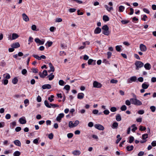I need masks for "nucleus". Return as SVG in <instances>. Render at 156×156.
<instances>
[{"label": "nucleus", "instance_id": "nucleus-1", "mask_svg": "<svg viewBox=\"0 0 156 156\" xmlns=\"http://www.w3.org/2000/svg\"><path fill=\"white\" fill-rule=\"evenodd\" d=\"M130 101L132 104L135 105L139 106L142 105V102L136 98H131L130 99Z\"/></svg>", "mask_w": 156, "mask_h": 156}, {"label": "nucleus", "instance_id": "nucleus-2", "mask_svg": "<svg viewBox=\"0 0 156 156\" xmlns=\"http://www.w3.org/2000/svg\"><path fill=\"white\" fill-rule=\"evenodd\" d=\"M102 29L103 30V33L106 35H108L109 34V32L108 30L109 28L107 25H105L102 27Z\"/></svg>", "mask_w": 156, "mask_h": 156}, {"label": "nucleus", "instance_id": "nucleus-3", "mask_svg": "<svg viewBox=\"0 0 156 156\" xmlns=\"http://www.w3.org/2000/svg\"><path fill=\"white\" fill-rule=\"evenodd\" d=\"M135 65L136 66V70H139L140 68L143 67L144 66V64L142 62L137 61L135 62Z\"/></svg>", "mask_w": 156, "mask_h": 156}, {"label": "nucleus", "instance_id": "nucleus-4", "mask_svg": "<svg viewBox=\"0 0 156 156\" xmlns=\"http://www.w3.org/2000/svg\"><path fill=\"white\" fill-rule=\"evenodd\" d=\"M102 85L101 83L97 81H94L93 83V86L94 88H100L102 87Z\"/></svg>", "mask_w": 156, "mask_h": 156}, {"label": "nucleus", "instance_id": "nucleus-5", "mask_svg": "<svg viewBox=\"0 0 156 156\" xmlns=\"http://www.w3.org/2000/svg\"><path fill=\"white\" fill-rule=\"evenodd\" d=\"M39 75L41 77L44 78L46 76H47V71L46 70H44L42 73L41 72H39Z\"/></svg>", "mask_w": 156, "mask_h": 156}, {"label": "nucleus", "instance_id": "nucleus-6", "mask_svg": "<svg viewBox=\"0 0 156 156\" xmlns=\"http://www.w3.org/2000/svg\"><path fill=\"white\" fill-rule=\"evenodd\" d=\"M94 126L96 129L100 130H103L105 129L104 127L100 124H95Z\"/></svg>", "mask_w": 156, "mask_h": 156}, {"label": "nucleus", "instance_id": "nucleus-7", "mask_svg": "<svg viewBox=\"0 0 156 156\" xmlns=\"http://www.w3.org/2000/svg\"><path fill=\"white\" fill-rule=\"evenodd\" d=\"M136 80V77L135 76H133L130 78V79H129L127 81V82L128 83H131L132 82H135Z\"/></svg>", "mask_w": 156, "mask_h": 156}, {"label": "nucleus", "instance_id": "nucleus-8", "mask_svg": "<svg viewBox=\"0 0 156 156\" xmlns=\"http://www.w3.org/2000/svg\"><path fill=\"white\" fill-rule=\"evenodd\" d=\"M140 49L141 51L145 52L147 50V48L145 45L141 44L140 45Z\"/></svg>", "mask_w": 156, "mask_h": 156}, {"label": "nucleus", "instance_id": "nucleus-9", "mask_svg": "<svg viewBox=\"0 0 156 156\" xmlns=\"http://www.w3.org/2000/svg\"><path fill=\"white\" fill-rule=\"evenodd\" d=\"M64 114L63 113H60L57 116L56 118V120L58 122H60L62 118L64 116Z\"/></svg>", "mask_w": 156, "mask_h": 156}, {"label": "nucleus", "instance_id": "nucleus-10", "mask_svg": "<svg viewBox=\"0 0 156 156\" xmlns=\"http://www.w3.org/2000/svg\"><path fill=\"white\" fill-rule=\"evenodd\" d=\"M72 153L74 156H79L81 152L79 150H75L73 151Z\"/></svg>", "mask_w": 156, "mask_h": 156}, {"label": "nucleus", "instance_id": "nucleus-11", "mask_svg": "<svg viewBox=\"0 0 156 156\" xmlns=\"http://www.w3.org/2000/svg\"><path fill=\"white\" fill-rule=\"evenodd\" d=\"M19 121L20 123L23 124L26 123V120L24 117H22L19 119Z\"/></svg>", "mask_w": 156, "mask_h": 156}, {"label": "nucleus", "instance_id": "nucleus-12", "mask_svg": "<svg viewBox=\"0 0 156 156\" xmlns=\"http://www.w3.org/2000/svg\"><path fill=\"white\" fill-rule=\"evenodd\" d=\"M19 35L16 33H13L12 34V38L10 37H8L9 40H13L16 39L19 37Z\"/></svg>", "mask_w": 156, "mask_h": 156}, {"label": "nucleus", "instance_id": "nucleus-13", "mask_svg": "<svg viewBox=\"0 0 156 156\" xmlns=\"http://www.w3.org/2000/svg\"><path fill=\"white\" fill-rule=\"evenodd\" d=\"M149 86V84L148 82H144L142 85V87L144 89H147Z\"/></svg>", "mask_w": 156, "mask_h": 156}, {"label": "nucleus", "instance_id": "nucleus-14", "mask_svg": "<svg viewBox=\"0 0 156 156\" xmlns=\"http://www.w3.org/2000/svg\"><path fill=\"white\" fill-rule=\"evenodd\" d=\"M37 43L39 44H43L44 43V41H41L38 38H36L34 40Z\"/></svg>", "mask_w": 156, "mask_h": 156}, {"label": "nucleus", "instance_id": "nucleus-15", "mask_svg": "<svg viewBox=\"0 0 156 156\" xmlns=\"http://www.w3.org/2000/svg\"><path fill=\"white\" fill-rule=\"evenodd\" d=\"M12 48H17L20 47V44L18 42H16L13 43L11 45Z\"/></svg>", "mask_w": 156, "mask_h": 156}, {"label": "nucleus", "instance_id": "nucleus-16", "mask_svg": "<svg viewBox=\"0 0 156 156\" xmlns=\"http://www.w3.org/2000/svg\"><path fill=\"white\" fill-rule=\"evenodd\" d=\"M144 67L146 69L149 70L151 68V66L149 63H147L144 65Z\"/></svg>", "mask_w": 156, "mask_h": 156}, {"label": "nucleus", "instance_id": "nucleus-17", "mask_svg": "<svg viewBox=\"0 0 156 156\" xmlns=\"http://www.w3.org/2000/svg\"><path fill=\"white\" fill-rule=\"evenodd\" d=\"M42 87L43 89H50L51 88V87L50 84H46L43 85Z\"/></svg>", "mask_w": 156, "mask_h": 156}, {"label": "nucleus", "instance_id": "nucleus-18", "mask_svg": "<svg viewBox=\"0 0 156 156\" xmlns=\"http://www.w3.org/2000/svg\"><path fill=\"white\" fill-rule=\"evenodd\" d=\"M14 144L16 146L20 147L21 145L20 142L18 140H16L13 141Z\"/></svg>", "mask_w": 156, "mask_h": 156}, {"label": "nucleus", "instance_id": "nucleus-19", "mask_svg": "<svg viewBox=\"0 0 156 156\" xmlns=\"http://www.w3.org/2000/svg\"><path fill=\"white\" fill-rule=\"evenodd\" d=\"M22 16L23 20L27 22L29 20V19L28 16L25 13H23L22 14Z\"/></svg>", "mask_w": 156, "mask_h": 156}, {"label": "nucleus", "instance_id": "nucleus-20", "mask_svg": "<svg viewBox=\"0 0 156 156\" xmlns=\"http://www.w3.org/2000/svg\"><path fill=\"white\" fill-rule=\"evenodd\" d=\"M101 29L99 27H97L95 29L94 31V33L95 34H99L101 32Z\"/></svg>", "mask_w": 156, "mask_h": 156}, {"label": "nucleus", "instance_id": "nucleus-21", "mask_svg": "<svg viewBox=\"0 0 156 156\" xmlns=\"http://www.w3.org/2000/svg\"><path fill=\"white\" fill-rule=\"evenodd\" d=\"M84 97V94L82 93H79L77 95V98L79 99H82Z\"/></svg>", "mask_w": 156, "mask_h": 156}, {"label": "nucleus", "instance_id": "nucleus-22", "mask_svg": "<svg viewBox=\"0 0 156 156\" xmlns=\"http://www.w3.org/2000/svg\"><path fill=\"white\" fill-rule=\"evenodd\" d=\"M93 63L94 65L96 63V60H93L91 59H90L88 61V63L89 65H91L92 63Z\"/></svg>", "mask_w": 156, "mask_h": 156}, {"label": "nucleus", "instance_id": "nucleus-23", "mask_svg": "<svg viewBox=\"0 0 156 156\" xmlns=\"http://www.w3.org/2000/svg\"><path fill=\"white\" fill-rule=\"evenodd\" d=\"M105 8H106L107 10L108 11L110 12L111 10L113 9V8L112 7H108L107 5H105L104 6Z\"/></svg>", "mask_w": 156, "mask_h": 156}, {"label": "nucleus", "instance_id": "nucleus-24", "mask_svg": "<svg viewBox=\"0 0 156 156\" xmlns=\"http://www.w3.org/2000/svg\"><path fill=\"white\" fill-rule=\"evenodd\" d=\"M47 77L48 78V80H51L54 79V75H53L52 73H51L47 76Z\"/></svg>", "mask_w": 156, "mask_h": 156}, {"label": "nucleus", "instance_id": "nucleus-25", "mask_svg": "<svg viewBox=\"0 0 156 156\" xmlns=\"http://www.w3.org/2000/svg\"><path fill=\"white\" fill-rule=\"evenodd\" d=\"M116 119L118 121H120L121 120V117L119 114H117L115 116Z\"/></svg>", "mask_w": 156, "mask_h": 156}, {"label": "nucleus", "instance_id": "nucleus-26", "mask_svg": "<svg viewBox=\"0 0 156 156\" xmlns=\"http://www.w3.org/2000/svg\"><path fill=\"white\" fill-rule=\"evenodd\" d=\"M48 65L49 67L50 68L51 71L52 72H54L55 71V69L54 67L53 66L52 64L50 62L48 64Z\"/></svg>", "mask_w": 156, "mask_h": 156}, {"label": "nucleus", "instance_id": "nucleus-27", "mask_svg": "<svg viewBox=\"0 0 156 156\" xmlns=\"http://www.w3.org/2000/svg\"><path fill=\"white\" fill-rule=\"evenodd\" d=\"M126 149L128 151H132L133 148V145H131V146H127L126 147Z\"/></svg>", "mask_w": 156, "mask_h": 156}, {"label": "nucleus", "instance_id": "nucleus-28", "mask_svg": "<svg viewBox=\"0 0 156 156\" xmlns=\"http://www.w3.org/2000/svg\"><path fill=\"white\" fill-rule=\"evenodd\" d=\"M118 124L116 122H114L113 123L112 128L113 129L117 128L118 127Z\"/></svg>", "mask_w": 156, "mask_h": 156}, {"label": "nucleus", "instance_id": "nucleus-29", "mask_svg": "<svg viewBox=\"0 0 156 156\" xmlns=\"http://www.w3.org/2000/svg\"><path fill=\"white\" fill-rule=\"evenodd\" d=\"M44 103L45 105L48 108H51V106L50 105V104H49L48 101H47V100H45L44 101Z\"/></svg>", "mask_w": 156, "mask_h": 156}, {"label": "nucleus", "instance_id": "nucleus-30", "mask_svg": "<svg viewBox=\"0 0 156 156\" xmlns=\"http://www.w3.org/2000/svg\"><path fill=\"white\" fill-rule=\"evenodd\" d=\"M103 20L105 21H108L109 20L108 17L106 15H104L103 17Z\"/></svg>", "mask_w": 156, "mask_h": 156}, {"label": "nucleus", "instance_id": "nucleus-31", "mask_svg": "<svg viewBox=\"0 0 156 156\" xmlns=\"http://www.w3.org/2000/svg\"><path fill=\"white\" fill-rule=\"evenodd\" d=\"M119 12H123L125 9V7L122 5L120 6L119 7Z\"/></svg>", "mask_w": 156, "mask_h": 156}, {"label": "nucleus", "instance_id": "nucleus-32", "mask_svg": "<svg viewBox=\"0 0 156 156\" xmlns=\"http://www.w3.org/2000/svg\"><path fill=\"white\" fill-rule=\"evenodd\" d=\"M20 154L21 153L20 151H16L14 153L13 155L14 156H19Z\"/></svg>", "mask_w": 156, "mask_h": 156}, {"label": "nucleus", "instance_id": "nucleus-33", "mask_svg": "<svg viewBox=\"0 0 156 156\" xmlns=\"http://www.w3.org/2000/svg\"><path fill=\"white\" fill-rule=\"evenodd\" d=\"M74 125V123H73V122L72 121H70L69 122V127L70 128H73L75 127Z\"/></svg>", "mask_w": 156, "mask_h": 156}, {"label": "nucleus", "instance_id": "nucleus-34", "mask_svg": "<svg viewBox=\"0 0 156 156\" xmlns=\"http://www.w3.org/2000/svg\"><path fill=\"white\" fill-rule=\"evenodd\" d=\"M148 137V135L147 134H144L142 135V138L143 140H146Z\"/></svg>", "mask_w": 156, "mask_h": 156}, {"label": "nucleus", "instance_id": "nucleus-35", "mask_svg": "<svg viewBox=\"0 0 156 156\" xmlns=\"http://www.w3.org/2000/svg\"><path fill=\"white\" fill-rule=\"evenodd\" d=\"M135 126V124H133L131 126V127L133 128L132 129V131L133 132H135L137 129V127H136Z\"/></svg>", "mask_w": 156, "mask_h": 156}, {"label": "nucleus", "instance_id": "nucleus-36", "mask_svg": "<svg viewBox=\"0 0 156 156\" xmlns=\"http://www.w3.org/2000/svg\"><path fill=\"white\" fill-rule=\"evenodd\" d=\"M18 81L17 78L16 77H15L12 80V83L14 84H16L17 83Z\"/></svg>", "mask_w": 156, "mask_h": 156}, {"label": "nucleus", "instance_id": "nucleus-37", "mask_svg": "<svg viewBox=\"0 0 156 156\" xmlns=\"http://www.w3.org/2000/svg\"><path fill=\"white\" fill-rule=\"evenodd\" d=\"M65 83L62 80H60L58 82L60 86H63Z\"/></svg>", "mask_w": 156, "mask_h": 156}, {"label": "nucleus", "instance_id": "nucleus-38", "mask_svg": "<svg viewBox=\"0 0 156 156\" xmlns=\"http://www.w3.org/2000/svg\"><path fill=\"white\" fill-rule=\"evenodd\" d=\"M126 109L127 107L125 105H122L120 108V109L122 111H125L126 110Z\"/></svg>", "mask_w": 156, "mask_h": 156}, {"label": "nucleus", "instance_id": "nucleus-39", "mask_svg": "<svg viewBox=\"0 0 156 156\" xmlns=\"http://www.w3.org/2000/svg\"><path fill=\"white\" fill-rule=\"evenodd\" d=\"M31 70L33 73H37L38 72V69L36 68H34L31 69Z\"/></svg>", "mask_w": 156, "mask_h": 156}, {"label": "nucleus", "instance_id": "nucleus-40", "mask_svg": "<svg viewBox=\"0 0 156 156\" xmlns=\"http://www.w3.org/2000/svg\"><path fill=\"white\" fill-rule=\"evenodd\" d=\"M10 125L13 128L16 125V122L15 121L13 122L10 123Z\"/></svg>", "mask_w": 156, "mask_h": 156}, {"label": "nucleus", "instance_id": "nucleus-41", "mask_svg": "<svg viewBox=\"0 0 156 156\" xmlns=\"http://www.w3.org/2000/svg\"><path fill=\"white\" fill-rule=\"evenodd\" d=\"M122 46L117 45L115 47L116 50L118 51H121V47Z\"/></svg>", "mask_w": 156, "mask_h": 156}, {"label": "nucleus", "instance_id": "nucleus-42", "mask_svg": "<svg viewBox=\"0 0 156 156\" xmlns=\"http://www.w3.org/2000/svg\"><path fill=\"white\" fill-rule=\"evenodd\" d=\"M54 98V96L53 95H51L50 97L48 98V100L50 102H52L54 101V99H53Z\"/></svg>", "mask_w": 156, "mask_h": 156}, {"label": "nucleus", "instance_id": "nucleus-43", "mask_svg": "<svg viewBox=\"0 0 156 156\" xmlns=\"http://www.w3.org/2000/svg\"><path fill=\"white\" fill-rule=\"evenodd\" d=\"M70 87L69 85H65L64 88V89L67 90H70Z\"/></svg>", "mask_w": 156, "mask_h": 156}, {"label": "nucleus", "instance_id": "nucleus-44", "mask_svg": "<svg viewBox=\"0 0 156 156\" xmlns=\"http://www.w3.org/2000/svg\"><path fill=\"white\" fill-rule=\"evenodd\" d=\"M134 138L133 136H131L129 137V143H132L133 141H134Z\"/></svg>", "mask_w": 156, "mask_h": 156}, {"label": "nucleus", "instance_id": "nucleus-45", "mask_svg": "<svg viewBox=\"0 0 156 156\" xmlns=\"http://www.w3.org/2000/svg\"><path fill=\"white\" fill-rule=\"evenodd\" d=\"M150 109L152 112H154L155 111L156 108L154 106H152L150 107Z\"/></svg>", "mask_w": 156, "mask_h": 156}, {"label": "nucleus", "instance_id": "nucleus-46", "mask_svg": "<svg viewBox=\"0 0 156 156\" xmlns=\"http://www.w3.org/2000/svg\"><path fill=\"white\" fill-rule=\"evenodd\" d=\"M146 129V128L145 127H143L142 126H140L139 130L140 131H144Z\"/></svg>", "mask_w": 156, "mask_h": 156}, {"label": "nucleus", "instance_id": "nucleus-47", "mask_svg": "<svg viewBox=\"0 0 156 156\" xmlns=\"http://www.w3.org/2000/svg\"><path fill=\"white\" fill-rule=\"evenodd\" d=\"M110 110L112 112H114L116 111L117 109L115 107H112L110 108Z\"/></svg>", "mask_w": 156, "mask_h": 156}, {"label": "nucleus", "instance_id": "nucleus-48", "mask_svg": "<svg viewBox=\"0 0 156 156\" xmlns=\"http://www.w3.org/2000/svg\"><path fill=\"white\" fill-rule=\"evenodd\" d=\"M33 56L35 58H36V59H37L38 60H41V57H39L37 55H33Z\"/></svg>", "mask_w": 156, "mask_h": 156}, {"label": "nucleus", "instance_id": "nucleus-49", "mask_svg": "<svg viewBox=\"0 0 156 156\" xmlns=\"http://www.w3.org/2000/svg\"><path fill=\"white\" fill-rule=\"evenodd\" d=\"M11 115L9 114H7L5 116V118L7 119H9L11 118Z\"/></svg>", "mask_w": 156, "mask_h": 156}, {"label": "nucleus", "instance_id": "nucleus-50", "mask_svg": "<svg viewBox=\"0 0 156 156\" xmlns=\"http://www.w3.org/2000/svg\"><path fill=\"white\" fill-rule=\"evenodd\" d=\"M50 105L51 106V107H52L53 108H55L57 107H58L59 106L57 104H52L50 103Z\"/></svg>", "mask_w": 156, "mask_h": 156}, {"label": "nucleus", "instance_id": "nucleus-51", "mask_svg": "<svg viewBox=\"0 0 156 156\" xmlns=\"http://www.w3.org/2000/svg\"><path fill=\"white\" fill-rule=\"evenodd\" d=\"M62 21V19L59 18H57L56 19L55 22H60Z\"/></svg>", "mask_w": 156, "mask_h": 156}, {"label": "nucleus", "instance_id": "nucleus-52", "mask_svg": "<svg viewBox=\"0 0 156 156\" xmlns=\"http://www.w3.org/2000/svg\"><path fill=\"white\" fill-rule=\"evenodd\" d=\"M131 102L130 100L129 101V100H126L125 101L126 104L128 106L130 105L131 104Z\"/></svg>", "mask_w": 156, "mask_h": 156}, {"label": "nucleus", "instance_id": "nucleus-53", "mask_svg": "<svg viewBox=\"0 0 156 156\" xmlns=\"http://www.w3.org/2000/svg\"><path fill=\"white\" fill-rule=\"evenodd\" d=\"M130 13H128V14L129 15H132L133 14L134 12L133 9L132 8H130Z\"/></svg>", "mask_w": 156, "mask_h": 156}, {"label": "nucleus", "instance_id": "nucleus-54", "mask_svg": "<svg viewBox=\"0 0 156 156\" xmlns=\"http://www.w3.org/2000/svg\"><path fill=\"white\" fill-rule=\"evenodd\" d=\"M73 136V134L72 133H69L67 135L68 137L69 138H72Z\"/></svg>", "mask_w": 156, "mask_h": 156}, {"label": "nucleus", "instance_id": "nucleus-55", "mask_svg": "<svg viewBox=\"0 0 156 156\" xmlns=\"http://www.w3.org/2000/svg\"><path fill=\"white\" fill-rule=\"evenodd\" d=\"M117 82L118 80H117L114 79H112L110 81V83H116Z\"/></svg>", "mask_w": 156, "mask_h": 156}, {"label": "nucleus", "instance_id": "nucleus-56", "mask_svg": "<svg viewBox=\"0 0 156 156\" xmlns=\"http://www.w3.org/2000/svg\"><path fill=\"white\" fill-rule=\"evenodd\" d=\"M21 129V128L20 127L18 126L15 128V131L17 132L20 131Z\"/></svg>", "mask_w": 156, "mask_h": 156}, {"label": "nucleus", "instance_id": "nucleus-57", "mask_svg": "<svg viewBox=\"0 0 156 156\" xmlns=\"http://www.w3.org/2000/svg\"><path fill=\"white\" fill-rule=\"evenodd\" d=\"M27 70L26 69H23L22 71V73L23 75L26 74L27 73Z\"/></svg>", "mask_w": 156, "mask_h": 156}, {"label": "nucleus", "instance_id": "nucleus-58", "mask_svg": "<svg viewBox=\"0 0 156 156\" xmlns=\"http://www.w3.org/2000/svg\"><path fill=\"white\" fill-rule=\"evenodd\" d=\"M48 138L50 139H52L53 137V135L52 133H50L48 136Z\"/></svg>", "mask_w": 156, "mask_h": 156}, {"label": "nucleus", "instance_id": "nucleus-59", "mask_svg": "<svg viewBox=\"0 0 156 156\" xmlns=\"http://www.w3.org/2000/svg\"><path fill=\"white\" fill-rule=\"evenodd\" d=\"M98 113V110L94 109L93 110L92 113L96 115Z\"/></svg>", "mask_w": 156, "mask_h": 156}, {"label": "nucleus", "instance_id": "nucleus-60", "mask_svg": "<svg viewBox=\"0 0 156 156\" xmlns=\"http://www.w3.org/2000/svg\"><path fill=\"white\" fill-rule=\"evenodd\" d=\"M103 113L104 114L106 115H108L109 113V112L108 110H105L103 111Z\"/></svg>", "mask_w": 156, "mask_h": 156}, {"label": "nucleus", "instance_id": "nucleus-61", "mask_svg": "<svg viewBox=\"0 0 156 156\" xmlns=\"http://www.w3.org/2000/svg\"><path fill=\"white\" fill-rule=\"evenodd\" d=\"M37 101L38 102H40L41 101V97L40 96H38L37 98Z\"/></svg>", "mask_w": 156, "mask_h": 156}, {"label": "nucleus", "instance_id": "nucleus-62", "mask_svg": "<svg viewBox=\"0 0 156 156\" xmlns=\"http://www.w3.org/2000/svg\"><path fill=\"white\" fill-rule=\"evenodd\" d=\"M144 110H139L138 112V113L140 115L143 114L144 113Z\"/></svg>", "mask_w": 156, "mask_h": 156}, {"label": "nucleus", "instance_id": "nucleus-63", "mask_svg": "<svg viewBox=\"0 0 156 156\" xmlns=\"http://www.w3.org/2000/svg\"><path fill=\"white\" fill-rule=\"evenodd\" d=\"M3 83L5 85H7L8 83V80L7 79L3 80Z\"/></svg>", "mask_w": 156, "mask_h": 156}, {"label": "nucleus", "instance_id": "nucleus-64", "mask_svg": "<svg viewBox=\"0 0 156 156\" xmlns=\"http://www.w3.org/2000/svg\"><path fill=\"white\" fill-rule=\"evenodd\" d=\"M151 144L152 146L153 147H155L156 146V141H153L151 143Z\"/></svg>", "mask_w": 156, "mask_h": 156}]
</instances>
